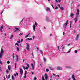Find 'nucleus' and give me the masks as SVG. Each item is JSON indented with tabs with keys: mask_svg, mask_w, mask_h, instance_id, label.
Returning <instances> with one entry per match:
<instances>
[{
	"mask_svg": "<svg viewBox=\"0 0 80 80\" xmlns=\"http://www.w3.org/2000/svg\"><path fill=\"white\" fill-rule=\"evenodd\" d=\"M1 53H0V58H2V55H3V53L4 52V51H3V48H1Z\"/></svg>",
	"mask_w": 80,
	"mask_h": 80,
	"instance_id": "nucleus-1",
	"label": "nucleus"
},
{
	"mask_svg": "<svg viewBox=\"0 0 80 80\" xmlns=\"http://www.w3.org/2000/svg\"><path fill=\"white\" fill-rule=\"evenodd\" d=\"M48 68L49 69L53 71L54 70H55V68H52V65L51 64H48Z\"/></svg>",
	"mask_w": 80,
	"mask_h": 80,
	"instance_id": "nucleus-2",
	"label": "nucleus"
},
{
	"mask_svg": "<svg viewBox=\"0 0 80 80\" xmlns=\"http://www.w3.org/2000/svg\"><path fill=\"white\" fill-rule=\"evenodd\" d=\"M68 20H67L66 21V22L64 23V27H63V28L64 29V30L66 31V27H67V24H68Z\"/></svg>",
	"mask_w": 80,
	"mask_h": 80,
	"instance_id": "nucleus-3",
	"label": "nucleus"
},
{
	"mask_svg": "<svg viewBox=\"0 0 80 80\" xmlns=\"http://www.w3.org/2000/svg\"><path fill=\"white\" fill-rule=\"evenodd\" d=\"M35 24H34L33 26V30L34 31V32H35V28L36 27V26H37V22H35Z\"/></svg>",
	"mask_w": 80,
	"mask_h": 80,
	"instance_id": "nucleus-4",
	"label": "nucleus"
},
{
	"mask_svg": "<svg viewBox=\"0 0 80 80\" xmlns=\"http://www.w3.org/2000/svg\"><path fill=\"white\" fill-rule=\"evenodd\" d=\"M19 72L21 76L23 75V70L21 68H19Z\"/></svg>",
	"mask_w": 80,
	"mask_h": 80,
	"instance_id": "nucleus-5",
	"label": "nucleus"
},
{
	"mask_svg": "<svg viewBox=\"0 0 80 80\" xmlns=\"http://www.w3.org/2000/svg\"><path fill=\"white\" fill-rule=\"evenodd\" d=\"M26 49L28 51V52L29 51V50L30 49V46L29 44H26Z\"/></svg>",
	"mask_w": 80,
	"mask_h": 80,
	"instance_id": "nucleus-6",
	"label": "nucleus"
},
{
	"mask_svg": "<svg viewBox=\"0 0 80 80\" xmlns=\"http://www.w3.org/2000/svg\"><path fill=\"white\" fill-rule=\"evenodd\" d=\"M57 68L58 70H63L62 68L60 67H57Z\"/></svg>",
	"mask_w": 80,
	"mask_h": 80,
	"instance_id": "nucleus-7",
	"label": "nucleus"
},
{
	"mask_svg": "<svg viewBox=\"0 0 80 80\" xmlns=\"http://www.w3.org/2000/svg\"><path fill=\"white\" fill-rule=\"evenodd\" d=\"M46 12H48V11H49V12H50V13L52 12V11H51L50 10V8L48 7L46 8Z\"/></svg>",
	"mask_w": 80,
	"mask_h": 80,
	"instance_id": "nucleus-8",
	"label": "nucleus"
},
{
	"mask_svg": "<svg viewBox=\"0 0 80 80\" xmlns=\"http://www.w3.org/2000/svg\"><path fill=\"white\" fill-rule=\"evenodd\" d=\"M78 17L77 16L74 19L75 23H76L78 21V19H77Z\"/></svg>",
	"mask_w": 80,
	"mask_h": 80,
	"instance_id": "nucleus-9",
	"label": "nucleus"
},
{
	"mask_svg": "<svg viewBox=\"0 0 80 80\" xmlns=\"http://www.w3.org/2000/svg\"><path fill=\"white\" fill-rule=\"evenodd\" d=\"M72 78L73 79V80H76V79H75V76L74 75H72Z\"/></svg>",
	"mask_w": 80,
	"mask_h": 80,
	"instance_id": "nucleus-10",
	"label": "nucleus"
},
{
	"mask_svg": "<svg viewBox=\"0 0 80 80\" xmlns=\"http://www.w3.org/2000/svg\"><path fill=\"white\" fill-rule=\"evenodd\" d=\"M45 78L46 80H48V76H47V74L46 73L45 74Z\"/></svg>",
	"mask_w": 80,
	"mask_h": 80,
	"instance_id": "nucleus-11",
	"label": "nucleus"
},
{
	"mask_svg": "<svg viewBox=\"0 0 80 80\" xmlns=\"http://www.w3.org/2000/svg\"><path fill=\"white\" fill-rule=\"evenodd\" d=\"M31 66L32 67V70H34V66L33 63H31Z\"/></svg>",
	"mask_w": 80,
	"mask_h": 80,
	"instance_id": "nucleus-12",
	"label": "nucleus"
},
{
	"mask_svg": "<svg viewBox=\"0 0 80 80\" xmlns=\"http://www.w3.org/2000/svg\"><path fill=\"white\" fill-rule=\"evenodd\" d=\"M3 26L1 27L0 30L1 32H3V30H2V29H3Z\"/></svg>",
	"mask_w": 80,
	"mask_h": 80,
	"instance_id": "nucleus-13",
	"label": "nucleus"
},
{
	"mask_svg": "<svg viewBox=\"0 0 80 80\" xmlns=\"http://www.w3.org/2000/svg\"><path fill=\"white\" fill-rule=\"evenodd\" d=\"M65 67L67 68H71V66H66Z\"/></svg>",
	"mask_w": 80,
	"mask_h": 80,
	"instance_id": "nucleus-14",
	"label": "nucleus"
},
{
	"mask_svg": "<svg viewBox=\"0 0 80 80\" xmlns=\"http://www.w3.org/2000/svg\"><path fill=\"white\" fill-rule=\"evenodd\" d=\"M13 35H11V36H10V37H9V39H12V38H13Z\"/></svg>",
	"mask_w": 80,
	"mask_h": 80,
	"instance_id": "nucleus-15",
	"label": "nucleus"
},
{
	"mask_svg": "<svg viewBox=\"0 0 80 80\" xmlns=\"http://www.w3.org/2000/svg\"><path fill=\"white\" fill-rule=\"evenodd\" d=\"M27 40H32V38H27Z\"/></svg>",
	"mask_w": 80,
	"mask_h": 80,
	"instance_id": "nucleus-16",
	"label": "nucleus"
},
{
	"mask_svg": "<svg viewBox=\"0 0 80 80\" xmlns=\"http://www.w3.org/2000/svg\"><path fill=\"white\" fill-rule=\"evenodd\" d=\"M71 16L72 18H73V13H71Z\"/></svg>",
	"mask_w": 80,
	"mask_h": 80,
	"instance_id": "nucleus-17",
	"label": "nucleus"
},
{
	"mask_svg": "<svg viewBox=\"0 0 80 80\" xmlns=\"http://www.w3.org/2000/svg\"><path fill=\"white\" fill-rule=\"evenodd\" d=\"M64 47H62V51L61 52L62 53H63V50L64 49Z\"/></svg>",
	"mask_w": 80,
	"mask_h": 80,
	"instance_id": "nucleus-18",
	"label": "nucleus"
},
{
	"mask_svg": "<svg viewBox=\"0 0 80 80\" xmlns=\"http://www.w3.org/2000/svg\"><path fill=\"white\" fill-rule=\"evenodd\" d=\"M29 35H30V33H29V34L28 35L26 36L25 37V38H27V37H28V36H29Z\"/></svg>",
	"mask_w": 80,
	"mask_h": 80,
	"instance_id": "nucleus-19",
	"label": "nucleus"
},
{
	"mask_svg": "<svg viewBox=\"0 0 80 80\" xmlns=\"http://www.w3.org/2000/svg\"><path fill=\"white\" fill-rule=\"evenodd\" d=\"M40 52H41V54L43 56V52H42V50H40Z\"/></svg>",
	"mask_w": 80,
	"mask_h": 80,
	"instance_id": "nucleus-20",
	"label": "nucleus"
},
{
	"mask_svg": "<svg viewBox=\"0 0 80 80\" xmlns=\"http://www.w3.org/2000/svg\"><path fill=\"white\" fill-rule=\"evenodd\" d=\"M60 8L61 10H63V8L62 7H60Z\"/></svg>",
	"mask_w": 80,
	"mask_h": 80,
	"instance_id": "nucleus-21",
	"label": "nucleus"
},
{
	"mask_svg": "<svg viewBox=\"0 0 80 80\" xmlns=\"http://www.w3.org/2000/svg\"><path fill=\"white\" fill-rule=\"evenodd\" d=\"M42 80H45V78H44V77L43 76H42Z\"/></svg>",
	"mask_w": 80,
	"mask_h": 80,
	"instance_id": "nucleus-22",
	"label": "nucleus"
},
{
	"mask_svg": "<svg viewBox=\"0 0 80 80\" xmlns=\"http://www.w3.org/2000/svg\"><path fill=\"white\" fill-rule=\"evenodd\" d=\"M49 20L48 19V18H46V21H49Z\"/></svg>",
	"mask_w": 80,
	"mask_h": 80,
	"instance_id": "nucleus-23",
	"label": "nucleus"
},
{
	"mask_svg": "<svg viewBox=\"0 0 80 80\" xmlns=\"http://www.w3.org/2000/svg\"><path fill=\"white\" fill-rule=\"evenodd\" d=\"M76 40L78 41V38L77 37L76 38Z\"/></svg>",
	"mask_w": 80,
	"mask_h": 80,
	"instance_id": "nucleus-24",
	"label": "nucleus"
},
{
	"mask_svg": "<svg viewBox=\"0 0 80 80\" xmlns=\"http://www.w3.org/2000/svg\"><path fill=\"white\" fill-rule=\"evenodd\" d=\"M17 51H19V48L18 47H17Z\"/></svg>",
	"mask_w": 80,
	"mask_h": 80,
	"instance_id": "nucleus-25",
	"label": "nucleus"
},
{
	"mask_svg": "<svg viewBox=\"0 0 80 80\" xmlns=\"http://www.w3.org/2000/svg\"><path fill=\"white\" fill-rule=\"evenodd\" d=\"M16 57H17V59L16 60V61L17 62V61H18V56H17Z\"/></svg>",
	"mask_w": 80,
	"mask_h": 80,
	"instance_id": "nucleus-26",
	"label": "nucleus"
},
{
	"mask_svg": "<svg viewBox=\"0 0 80 80\" xmlns=\"http://www.w3.org/2000/svg\"><path fill=\"white\" fill-rule=\"evenodd\" d=\"M49 71V70L48 69H46V72H48Z\"/></svg>",
	"mask_w": 80,
	"mask_h": 80,
	"instance_id": "nucleus-27",
	"label": "nucleus"
},
{
	"mask_svg": "<svg viewBox=\"0 0 80 80\" xmlns=\"http://www.w3.org/2000/svg\"><path fill=\"white\" fill-rule=\"evenodd\" d=\"M20 42H21V41L20 40H19V41H17V42L18 43H20Z\"/></svg>",
	"mask_w": 80,
	"mask_h": 80,
	"instance_id": "nucleus-28",
	"label": "nucleus"
},
{
	"mask_svg": "<svg viewBox=\"0 0 80 80\" xmlns=\"http://www.w3.org/2000/svg\"><path fill=\"white\" fill-rule=\"evenodd\" d=\"M12 80H14V77H13V76H12Z\"/></svg>",
	"mask_w": 80,
	"mask_h": 80,
	"instance_id": "nucleus-29",
	"label": "nucleus"
},
{
	"mask_svg": "<svg viewBox=\"0 0 80 80\" xmlns=\"http://www.w3.org/2000/svg\"><path fill=\"white\" fill-rule=\"evenodd\" d=\"M26 65H27L28 67H29V64H28L27 63Z\"/></svg>",
	"mask_w": 80,
	"mask_h": 80,
	"instance_id": "nucleus-30",
	"label": "nucleus"
},
{
	"mask_svg": "<svg viewBox=\"0 0 80 80\" xmlns=\"http://www.w3.org/2000/svg\"><path fill=\"white\" fill-rule=\"evenodd\" d=\"M15 68H17V63H15Z\"/></svg>",
	"mask_w": 80,
	"mask_h": 80,
	"instance_id": "nucleus-31",
	"label": "nucleus"
},
{
	"mask_svg": "<svg viewBox=\"0 0 80 80\" xmlns=\"http://www.w3.org/2000/svg\"><path fill=\"white\" fill-rule=\"evenodd\" d=\"M6 72H7V73H9V71H8V70H6Z\"/></svg>",
	"mask_w": 80,
	"mask_h": 80,
	"instance_id": "nucleus-32",
	"label": "nucleus"
},
{
	"mask_svg": "<svg viewBox=\"0 0 80 80\" xmlns=\"http://www.w3.org/2000/svg\"><path fill=\"white\" fill-rule=\"evenodd\" d=\"M43 60H44V62H46V58H44Z\"/></svg>",
	"mask_w": 80,
	"mask_h": 80,
	"instance_id": "nucleus-33",
	"label": "nucleus"
},
{
	"mask_svg": "<svg viewBox=\"0 0 80 80\" xmlns=\"http://www.w3.org/2000/svg\"><path fill=\"white\" fill-rule=\"evenodd\" d=\"M78 51H77V50H75V53H77Z\"/></svg>",
	"mask_w": 80,
	"mask_h": 80,
	"instance_id": "nucleus-34",
	"label": "nucleus"
},
{
	"mask_svg": "<svg viewBox=\"0 0 80 80\" xmlns=\"http://www.w3.org/2000/svg\"><path fill=\"white\" fill-rule=\"evenodd\" d=\"M27 71H25L24 75H27Z\"/></svg>",
	"mask_w": 80,
	"mask_h": 80,
	"instance_id": "nucleus-35",
	"label": "nucleus"
},
{
	"mask_svg": "<svg viewBox=\"0 0 80 80\" xmlns=\"http://www.w3.org/2000/svg\"><path fill=\"white\" fill-rule=\"evenodd\" d=\"M8 69L9 70H10V67H9V66H8Z\"/></svg>",
	"mask_w": 80,
	"mask_h": 80,
	"instance_id": "nucleus-36",
	"label": "nucleus"
},
{
	"mask_svg": "<svg viewBox=\"0 0 80 80\" xmlns=\"http://www.w3.org/2000/svg\"><path fill=\"white\" fill-rule=\"evenodd\" d=\"M22 68H23V69H24V70L26 69V68H25V67L24 66H23Z\"/></svg>",
	"mask_w": 80,
	"mask_h": 80,
	"instance_id": "nucleus-37",
	"label": "nucleus"
},
{
	"mask_svg": "<svg viewBox=\"0 0 80 80\" xmlns=\"http://www.w3.org/2000/svg\"><path fill=\"white\" fill-rule=\"evenodd\" d=\"M79 14V12H77V15L78 16Z\"/></svg>",
	"mask_w": 80,
	"mask_h": 80,
	"instance_id": "nucleus-38",
	"label": "nucleus"
},
{
	"mask_svg": "<svg viewBox=\"0 0 80 80\" xmlns=\"http://www.w3.org/2000/svg\"><path fill=\"white\" fill-rule=\"evenodd\" d=\"M15 29L16 30H19V29H18V28H15Z\"/></svg>",
	"mask_w": 80,
	"mask_h": 80,
	"instance_id": "nucleus-39",
	"label": "nucleus"
},
{
	"mask_svg": "<svg viewBox=\"0 0 80 80\" xmlns=\"http://www.w3.org/2000/svg\"><path fill=\"white\" fill-rule=\"evenodd\" d=\"M32 37L33 39H34V38H35V36H33Z\"/></svg>",
	"mask_w": 80,
	"mask_h": 80,
	"instance_id": "nucleus-40",
	"label": "nucleus"
},
{
	"mask_svg": "<svg viewBox=\"0 0 80 80\" xmlns=\"http://www.w3.org/2000/svg\"><path fill=\"white\" fill-rule=\"evenodd\" d=\"M7 63H8V64H9V63H10V61H8V62H7Z\"/></svg>",
	"mask_w": 80,
	"mask_h": 80,
	"instance_id": "nucleus-41",
	"label": "nucleus"
},
{
	"mask_svg": "<svg viewBox=\"0 0 80 80\" xmlns=\"http://www.w3.org/2000/svg\"><path fill=\"white\" fill-rule=\"evenodd\" d=\"M0 64H2V61L0 60Z\"/></svg>",
	"mask_w": 80,
	"mask_h": 80,
	"instance_id": "nucleus-42",
	"label": "nucleus"
},
{
	"mask_svg": "<svg viewBox=\"0 0 80 80\" xmlns=\"http://www.w3.org/2000/svg\"><path fill=\"white\" fill-rule=\"evenodd\" d=\"M37 80V77H34V80Z\"/></svg>",
	"mask_w": 80,
	"mask_h": 80,
	"instance_id": "nucleus-43",
	"label": "nucleus"
},
{
	"mask_svg": "<svg viewBox=\"0 0 80 80\" xmlns=\"http://www.w3.org/2000/svg\"><path fill=\"white\" fill-rule=\"evenodd\" d=\"M26 77H27L26 75H25L24 74V78H26Z\"/></svg>",
	"mask_w": 80,
	"mask_h": 80,
	"instance_id": "nucleus-44",
	"label": "nucleus"
},
{
	"mask_svg": "<svg viewBox=\"0 0 80 80\" xmlns=\"http://www.w3.org/2000/svg\"><path fill=\"white\" fill-rule=\"evenodd\" d=\"M77 37L79 38V35L78 34L77 35Z\"/></svg>",
	"mask_w": 80,
	"mask_h": 80,
	"instance_id": "nucleus-45",
	"label": "nucleus"
},
{
	"mask_svg": "<svg viewBox=\"0 0 80 80\" xmlns=\"http://www.w3.org/2000/svg\"><path fill=\"white\" fill-rule=\"evenodd\" d=\"M70 50H69L68 52H67V53H70Z\"/></svg>",
	"mask_w": 80,
	"mask_h": 80,
	"instance_id": "nucleus-46",
	"label": "nucleus"
},
{
	"mask_svg": "<svg viewBox=\"0 0 80 80\" xmlns=\"http://www.w3.org/2000/svg\"><path fill=\"white\" fill-rule=\"evenodd\" d=\"M50 78H51V79H52V75H51Z\"/></svg>",
	"mask_w": 80,
	"mask_h": 80,
	"instance_id": "nucleus-47",
	"label": "nucleus"
},
{
	"mask_svg": "<svg viewBox=\"0 0 80 80\" xmlns=\"http://www.w3.org/2000/svg\"><path fill=\"white\" fill-rule=\"evenodd\" d=\"M23 35V33H20V34H19V35Z\"/></svg>",
	"mask_w": 80,
	"mask_h": 80,
	"instance_id": "nucleus-48",
	"label": "nucleus"
},
{
	"mask_svg": "<svg viewBox=\"0 0 80 80\" xmlns=\"http://www.w3.org/2000/svg\"><path fill=\"white\" fill-rule=\"evenodd\" d=\"M55 9H56V10H57V9H58V7H57L56 8H55Z\"/></svg>",
	"mask_w": 80,
	"mask_h": 80,
	"instance_id": "nucleus-49",
	"label": "nucleus"
},
{
	"mask_svg": "<svg viewBox=\"0 0 80 80\" xmlns=\"http://www.w3.org/2000/svg\"><path fill=\"white\" fill-rule=\"evenodd\" d=\"M77 12H79V9L78 8L77 9Z\"/></svg>",
	"mask_w": 80,
	"mask_h": 80,
	"instance_id": "nucleus-50",
	"label": "nucleus"
},
{
	"mask_svg": "<svg viewBox=\"0 0 80 80\" xmlns=\"http://www.w3.org/2000/svg\"><path fill=\"white\" fill-rule=\"evenodd\" d=\"M58 2H61V0H58Z\"/></svg>",
	"mask_w": 80,
	"mask_h": 80,
	"instance_id": "nucleus-51",
	"label": "nucleus"
},
{
	"mask_svg": "<svg viewBox=\"0 0 80 80\" xmlns=\"http://www.w3.org/2000/svg\"><path fill=\"white\" fill-rule=\"evenodd\" d=\"M58 7H59V8H60V4H58Z\"/></svg>",
	"mask_w": 80,
	"mask_h": 80,
	"instance_id": "nucleus-52",
	"label": "nucleus"
},
{
	"mask_svg": "<svg viewBox=\"0 0 80 80\" xmlns=\"http://www.w3.org/2000/svg\"><path fill=\"white\" fill-rule=\"evenodd\" d=\"M16 45H17L18 46V44L17 43H16Z\"/></svg>",
	"mask_w": 80,
	"mask_h": 80,
	"instance_id": "nucleus-53",
	"label": "nucleus"
},
{
	"mask_svg": "<svg viewBox=\"0 0 80 80\" xmlns=\"http://www.w3.org/2000/svg\"><path fill=\"white\" fill-rule=\"evenodd\" d=\"M16 73L17 75H18V73L16 72Z\"/></svg>",
	"mask_w": 80,
	"mask_h": 80,
	"instance_id": "nucleus-54",
	"label": "nucleus"
},
{
	"mask_svg": "<svg viewBox=\"0 0 80 80\" xmlns=\"http://www.w3.org/2000/svg\"><path fill=\"white\" fill-rule=\"evenodd\" d=\"M51 6L52 7V8H54V7H53V5H51Z\"/></svg>",
	"mask_w": 80,
	"mask_h": 80,
	"instance_id": "nucleus-55",
	"label": "nucleus"
},
{
	"mask_svg": "<svg viewBox=\"0 0 80 80\" xmlns=\"http://www.w3.org/2000/svg\"><path fill=\"white\" fill-rule=\"evenodd\" d=\"M21 42H23V39H22L21 41Z\"/></svg>",
	"mask_w": 80,
	"mask_h": 80,
	"instance_id": "nucleus-56",
	"label": "nucleus"
},
{
	"mask_svg": "<svg viewBox=\"0 0 80 80\" xmlns=\"http://www.w3.org/2000/svg\"><path fill=\"white\" fill-rule=\"evenodd\" d=\"M31 73L32 75H33L34 74L33 73V72H31Z\"/></svg>",
	"mask_w": 80,
	"mask_h": 80,
	"instance_id": "nucleus-57",
	"label": "nucleus"
},
{
	"mask_svg": "<svg viewBox=\"0 0 80 80\" xmlns=\"http://www.w3.org/2000/svg\"><path fill=\"white\" fill-rule=\"evenodd\" d=\"M32 57L33 58L34 57V56H33V52L32 53Z\"/></svg>",
	"mask_w": 80,
	"mask_h": 80,
	"instance_id": "nucleus-58",
	"label": "nucleus"
},
{
	"mask_svg": "<svg viewBox=\"0 0 80 80\" xmlns=\"http://www.w3.org/2000/svg\"><path fill=\"white\" fill-rule=\"evenodd\" d=\"M56 2L57 3H58V0H55Z\"/></svg>",
	"mask_w": 80,
	"mask_h": 80,
	"instance_id": "nucleus-59",
	"label": "nucleus"
},
{
	"mask_svg": "<svg viewBox=\"0 0 80 80\" xmlns=\"http://www.w3.org/2000/svg\"><path fill=\"white\" fill-rule=\"evenodd\" d=\"M63 35H65V32H63Z\"/></svg>",
	"mask_w": 80,
	"mask_h": 80,
	"instance_id": "nucleus-60",
	"label": "nucleus"
},
{
	"mask_svg": "<svg viewBox=\"0 0 80 80\" xmlns=\"http://www.w3.org/2000/svg\"><path fill=\"white\" fill-rule=\"evenodd\" d=\"M72 24V22H71V21L70 22V25H71Z\"/></svg>",
	"mask_w": 80,
	"mask_h": 80,
	"instance_id": "nucleus-61",
	"label": "nucleus"
},
{
	"mask_svg": "<svg viewBox=\"0 0 80 80\" xmlns=\"http://www.w3.org/2000/svg\"><path fill=\"white\" fill-rule=\"evenodd\" d=\"M3 11H2L1 12V14H2V13H3Z\"/></svg>",
	"mask_w": 80,
	"mask_h": 80,
	"instance_id": "nucleus-62",
	"label": "nucleus"
},
{
	"mask_svg": "<svg viewBox=\"0 0 80 80\" xmlns=\"http://www.w3.org/2000/svg\"><path fill=\"white\" fill-rule=\"evenodd\" d=\"M57 77H59V75H57Z\"/></svg>",
	"mask_w": 80,
	"mask_h": 80,
	"instance_id": "nucleus-63",
	"label": "nucleus"
},
{
	"mask_svg": "<svg viewBox=\"0 0 80 80\" xmlns=\"http://www.w3.org/2000/svg\"><path fill=\"white\" fill-rule=\"evenodd\" d=\"M5 36H6L7 35V34L6 33L4 34Z\"/></svg>",
	"mask_w": 80,
	"mask_h": 80,
	"instance_id": "nucleus-64",
	"label": "nucleus"
}]
</instances>
